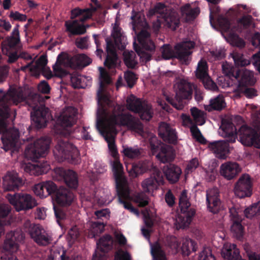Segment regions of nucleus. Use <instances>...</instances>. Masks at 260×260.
<instances>
[{
  "mask_svg": "<svg viewBox=\"0 0 260 260\" xmlns=\"http://www.w3.org/2000/svg\"><path fill=\"white\" fill-rule=\"evenodd\" d=\"M108 120L109 119H106ZM104 122L101 121V118L98 116L96 128L102 136L105 138L108 143L109 151L113 157L110 161V166L114 176L117 188L120 196L124 198H127L129 196L127 183L123 175V169L122 164L120 162L117 147L115 143V137L117 133L116 126L117 125H125L132 131L136 132L143 137L145 134L143 132V126L137 119H131L127 117H120L119 119L116 118L115 120L111 122Z\"/></svg>",
  "mask_w": 260,
  "mask_h": 260,
  "instance_id": "nucleus-1",
  "label": "nucleus"
},
{
  "mask_svg": "<svg viewBox=\"0 0 260 260\" xmlns=\"http://www.w3.org/2000/svg\"><path fill=\"white\" fill-rule=\"evenodd\" d=\"M95 170L92 172L91 174H89L88 177L91 180L95 179V174H102L106 171V166L103 163L97 161L94 165Z\"/></svg>",
  "mask_w": 260,
  "mask_h": 260,
  "instance_id": "nucleus-59",
  "label": "nucleus"
},
{
  "mask_svg": "<svg viewBox=\"0 0 260 260\" xmlns=\"http://www.w3.org/2000/svg\"><path fill=\"white\" fill-rule=\"evenodd\" d=\"M252 181L248 174L241 175L235 183L234 192L240 198L250 197L251 195Z\"/></svg>",
  "mask_w": 260,
  "mask_h": 260,
  "instance_id": "nucleus-16",
  "label": "nucleus"
},
{
  "mask_svg": "<svg viewBox=\"0 0 260 260\" xmlns=\"http://www.w3.org/2000/svg\"><path fill=\"white\" fill-rule=\"evenodd\" d=\"M100 71V87L97 91V100L99 108L97 111L96 123L98 116L101 118V121L106 122V119H109L107 122L115 120L116 118L119 119L121 116L127 117L131 119H135L132 115L124 114L122 111L124 107L122 106L116 105L112 108L110 105L109 94L107 91L106 85L111 83V79L108 72L103 68H99Z\"/></svg>",
  "mask_w": 260,
  "mask_h": 260,
  "instance_id": "nucleus-2",
  "label": "nucleus"
},
{
  "mask_svg": "<svg viewBox=\"0 0 260 260\" xmlns=\"http://www.w3.org/2000/svg\"><path fill=\"white\" fill-rule=\"evenodd\" d=\"M127 108L137 113H139L141 119L149 120L152 117L153 111L151 105L148 102L142 101L134 95H131L126 99Z\"/></svg>",
  "mask_w": 260,
  "mask_h": 260,
  "instance_id": "nucleus-10",
  "label": "nucleus"
},
{
  "mask_svg": "<svg viewBox=\"0 0 260 260\" xmlns=\"http://www.w3.org/2000/svg\"><path fill=\"white\" fill-rule=\"evenodd\" d=\"M122 153L124 156L129 158H135L141 154V151L137 147L123 146Z\"/></svg>",
  "mask_w": 260,
  "mask_h": 260,
  "instance_id": "nucleus-51",
  "label": "nucleus"
},
{
  "mask_svg": "<svg viewBox=\"0 0 260 260\" xmlns=\"http://www.w3.org/2000/svg\"><path fill=\"white\" fill-rule=\"evenodd\" d=\"M44 98L39 94H35L31 99H28L27 103L34 111L31 113V118L35 126L41 128L46 125L47 122L50 118L49 109L43 104Z\"/></svg>",
  "mask_w": 260,
  "mask_h": 260,
  "instance_id": "nucleus-5",
  "label": "nucleus"
},
{
  "mask_svg": "<svg viewBox=\"0 0 260 260\" xmlns=\"http://www.w3.org/2000/svg\"><path fill=\"white\" fill-rule=\"evenodd\" d=\"M181 10L183 16L187 21L194 18L200 13L199 8H192L189 4L183 6Z\"/></svg>",
  "mask_w": 260,
  "mask_h": 260,
  "instance_id": "nucleus-45",
  "label": "nucleus"
},
{
  "mask_svg": "<svg viewBox=\"0 0 260 260\" xmlns=\"http://www.w3.org/2000/svg\"><path fill=\"white\" fill-rule=\"evenodd\" d=\"M134 201L139 206L144 207L148 204L149 198L144 192H140L135 196Z\"/></svg>",
  "mask_w": 260,
  "mask_h": 260,
  "instance_id": "nucleus-58",
  "label": "nucleus"
},
{
  "mask_svg": "<svg viewBox=\"0 0 260 260\" xmlns=\"http://www.w3.org/2000/svg\"><path fill=\"white\" fill-rule=\"evenodd\" d=\"M0 134L2 135V141L3 148L6 151L16 149L19 145V134L17 129L8 128L5 120L0 119Z\"/></svg>",
  "mask_w": 260,
  "mask_h": 260,
  "instance_id": "nucleus-9",
  "label": "nucleus"
},
{
  "mask_svg": "<svg viewBox=\"0 0 260 260\" xmlns=\"http://www.w3.org/2000/svg\"><path fill=\"white\" fill-rule=\"evenodd\" d=\"M10 211L11 208L8 204L0 202V236L4 233L5 226L10 223V221L5 218Z\"/></svg>",
  "mask_w": 260,
  "mask_h": 260,
  "instance_id": "nucleus-37",
  "label": "nucleus"
},
{
  "mask_svg": "<svg viewBox=\"0 0 260 260\" xmlns=\"http://www.w3.org/2000/svg\"><path fill=\"white\" fill-rule=\"evenodd\" d=\"M55 155L62 158H69L70 157L75 163L78 162L79 152L77 148L66 140H59L54 150Z\"/></svg>",
  "mask_w": 260,
  "mask_h": 260,
  "instance_id": "nucleus-14",
  "label": "nucleus"
},
{
  "mask_svg": "<svg viewBox=\"0 0 260 260\" xmlns=\"http://www.w3.org/2000/svg\"><path fill=\"white\" fill-rule=\"evenodd\" d=\"M24 237L21 230H17L7 234L3 246L5 251L14 253L19 250V244L23 241Z\"/></svg>",
  "mask_w": 260,
  "mask_h": 260,
  "instance_id": "nucleus-15",
  "label": "nucleus"
},
{
  "mask_svg": "<svg viewBox=\"0 0 260 260\" xmlns=\"http://www.w3.org/2000/svg\"><path fill=\"white\" fill-rule=\"evenodd\" d=\"M190 112L196 124L202 125L205 123L206 114L203 111L196 107H193L190 109Z\"/></svg>",
  "mask_w": 260,
  "mask_h": 260,
  "instance_id": "nucleus-49",
  "label": "nucleus"
},
{
  "mask_svg": "<svg viewBox=\"0 0 260 260\" xmlns=\"http://www.w3.org/2000/svg\"><path fill=\"white\" fill-rule=\"evenodd\" d=\"M123 55L125 65L129 68H134L138 63L136 53L133 51L125 50Z\"/></svg>",
  "mask_w": 260,
  "mask_h": 260,
  "instance_id": "nucleus-47",
  "label": "nucleus"
},
{
  "mask_svg": "<svg viewBox=\"0 0 260 260\" xmlns=\"http://www.w3.org/2000/svg\"><path fill=\"white\" fill-rule=\"evenodd\" d=\"M221 253L224 260H244L241 258L239 249L234 244L228 242L224 243Z\"/></svg>",
  "mask_w": 260,
  "mask_h": 260,
  "instance_id": "nucleus-28",
  "label": "nucleus"
},
{
  "mask_svg": "<svg viewBox=\"0 0 260 260\" xmlns=\"http://www.w3.org/2000/svg\"><path fill=\"white\" fill-rule=\"evenodd\" d=\"M88 234L89 238H94L104 230L105 226L103 223L96 222H89L88 223Z\"/></svg>",
  "mask_w": 260,
  "mask_h": 260,
  "instance_id": "nucleus-44",
  "label": "nucleus"
},
{
  "mask_svg": "<svg viewBox=\"0 0 260 260\" xmlns=\"http://www.w3.org/2000/svg\"><path fill=\"white\" fill-rule=\"evenodd\" d=\"M196 244L190 239H185L182 241L181 250L184 255L188 256L191 251L196 250Z\"/></svg>",
  "mask_w": 260,
  "mask_h": 260,
  "instance_id": "nucleus-50",
  "label": "nucleus"
},
{
  "mask_svg": "<svg viewBox=\"0 0 260 260\" xmlns=\"http://www.w3.org/2000/svg\"><path fill=\"white\" fill-rule=\"evenodd\" d=\"M22 184V180L16 172H8L3 177V187L6 191H14Z\"/></svg>",
  "mask_w": 260,
  "mask_h": 260,
  "instance_id": "nucleus-22",
  "label": "nucleus"
},
{
  "mask_svg": "<svg viewBox=\"0 0 260 260\" xmlns=\"http://www.w3.org/2000/svg\"><path fill=\"white\" fill-rule=\"evenodd\" d=\"M218 192L216 188L209 189L207 191L206 200L208 208L212 213H216L219 208L220 201L218 199Z\"/></svg>",
  "mask_w": 260,
  "mask_h": 260,
  "instance_id": "nucleus-31",
  "label": "nucleus"
},
{
  "mask_svg": "<svg viewBox=\"0 0 260 260\" xmlns=\"http://www.w3.org/2000/svg\"><path fill=\"white\" fill-rule=\"evenodd\" d=\"M6 198L17 211L30 209L37 205L35 199L29 194H8Z\"/></svg>",
  "mask_w": 260,
  "mask_h": 260,
  "instance_id": "nucleus-13",
  "label": "nucleus"
},
{
  "mask_svg": "<svg viewBox=\"0 0 260 260\" xmlns=\"http://www.w3.org/2000/svg\"><path fill=\"white\" fill-rule=\"evenodd\" d=\"M24 99L21 90L12 89L5 94L0 89V116L7 118L9 113V106L13 104L17 105Z\"/></svg>",
  "mask_w": 260,
  "mask_h": 260,
  "instance_id": "nucleus-8",
  "label": "nucleus"
},
{
  "mask_svg": "<svg viewBox=\"0 0 260 260\" xmlns=\"http://www.w3.org/2000/svg\"><path fill=\"white\" fill-rule=\"evenodd\" d=\"M164 173L170 182L175 183L178 181L182 171L179 167L174 165H170L164 167Z\"/></svg>",
  "mask_w": 260,
  "mask_h": 260,
  "instance_id": "nucleus-35",
  "label": "nucleus"
},
{
  "mask_svg": "<svg viewBox=\"0 0 260 260\" xmlns=\"http://www.w3.org/2000/svg\"><path fill=\"white\" fill-rule=\"evenodd\" d=\"M230 56L233 59L236 66L243 67L250 64V61L244 58L241 53L234 52L230 54Z\"/></svg>",
  "mask_w": 260,
  "mask_h": 260,
  "instance_id": "nucleus-53",
  "label": "nucleus"
},
{
  "mask_svg": "<svg viewBox=\"0 0 260 260\" xmlns=\"http://www.w3.org/2000/svg\"><path fill=\"white\" fill-rule=\"evenodd\" d=\"M80 233L78 229L76 226L72 227L69 231L67 240L69 244H73L78 238Z\"/></svg>",
  "mask_w": 260,
  "mask_h": 260,
  "instance_id": "nucleus-60",
  "label": "nucleus"
},
{
  "mask_svg": "<svg viewBox=\"0 0 260 260\" xmlns=\"http://www.w3.org/2000/svg\"><path fill=\"white\" fill-rule=\"evenodd\" d=\"M74 198V195L71 191L62 187L58 188L54 197L56 203L61 206L70 205Z\"/></svg>",
  "mask_w": 260,
  "mask_h": 260,
  "instance_id": "nucleus-25",
  "label": "nucleus"
},
{
  "mask_svg": "<svg viewBox=\"0 0 260 260\" xmlns=\"http://www.w3.org/2000/svg\"><path fill=\"white\" fill-rule=\"evenodd\" d=\"M182 213L177 215L174 219V224L177 229L185 228L190 224L192 217L195 214V210L190 209L187 211H182Z\"/></svg>",
  "mask_w": 260,
  "mask_h": 260,
  "instance_id": "nucleus-27",
  "label": "nucleus"
},
{
  "mask_svg": "<svg viewBox=\"0 0 260 260\" xmlns=\"http://www.w3.org/2000/svg\"><path fill=\"white\" fill-rule=\"evenodd\" d=\"M166 11L167 9L165 5L159 3L156 4L154 8L150 9L148 15L152 16L157 14H159L160 16H157V17H162L166 25L173 29H176L179 22L178 14L174 11L167 12L165 14Z\"/></svg>",
  "mask_w": 260,
  "mask_h": 260,
  "instance_id": "nucleus-11",
  "label": "nucleus"
},
{
  "mask_svg": "<svg viewBox=\"0 0 260 260\" xmlns=\"http://www.w3.org/2000/svg\"><path fill=\"white\" fill-rule=\"evenodd\" d=\"M222 67L223 73L225 75V76L224 78H220L219 82H221L223 80L226 81L227 82L226 83L221 84L222 87L225 88L232 85V83L230 82L229 79H231L233 80V79L235 80L238 79L239 76V73L237 71L235 74H234V68L231 64H230L228 62L223 63Z\"/></svg>",
  "mask_w": 260,
  "mask_h": 260,
  "instance_id": "nucleus-32",
  "label": "nucleus"
},
{
  "mask_svg": "<svg viewBox=\"0 0 260 260\" xmlns=\"http://www.w3.org/2000/svg\"><path fill=\"white\" fill-rule=\"evenodd\" d=\"M115 260H132V258L127 251L120 249L115 254Z\"/></svg>",
  "mask_w": 260,
  "mask_h": 260,
  "instance_id": "nucleus-64",
  "label": "nucleus"
},
{
  "mask_svg": "<svg viewBox=\"0 0 260 260\" xmlns=\"http://www.w3.org/2000/svg\"><path fill=\"white\" fill-rule=\"evenodd\" d=\"M239 76L237 80L240 86L246 85H252L255 82V79L254 77L253 73L247 70H242L238 71Z\"/></svg>",
  "mask_w": 260,
  "mask_h": 260,
  "instance_id": "nucleus-36",
  "label": "nucleus"
},
{
  "mask_svg": "<svg viewBox=\"0 0 260 260\" xmlns=\"http://www.w3.org/2000/svg\"><path fill=\"white\" fill-rule=\"evenodd\" d=\"M54 177L57 180L63 179L70 187L76 188L78 186V178L76 173L71 170H64L61 168L54 169Z\"/></svg>",
  "mask_w": 260,
  "mask_h": 260,
  "instance_id": "nucleus-19",
  "label": "nucleus"
},
{
  "mask_svg": "<svg viewBox=\"0 0 260 260\" xmlns=\"http://www.w3.org/2000/svg\"><path fill=\"white\" fill-rule=\"evenodd\" d=\"M199 260H215L209 248H204L199 255Z\"/></svg>",
  "mask_w": 260,
  "mask_h": 260,
  "instance_id": "nucleus-61",
  "label": "nucleus"
},
{
  "mask_svg": "<svg viewBox=\"0 0 260 260\" xmlns=\"http://www.w3.org/2000/svg\"><path fill=\"white\" fill-rule=\"evenodd\" d=\"M241 168L238 163L229 161L222 164L219 167V174L225 179L231 180L241 172Z\"/></svg>",
  "mask_w": 260,
  "mask_h": 260,
  "instance_id": "nucleus-20",
  "label": "nucleus"
},
{
  "mask_svg": "<svg viewBox=\"0 0 260 260\" xmlns=\"http://www.w3.org/2000/svg\"><path fill=\"white\" fill-rule=\"evenodd\" d=\"M46 57L42 55L35 63H32L24 67L29 68L31 75L38 76L41 73L47 79H50L53 77V74L50 69L46 67Z\"/></svg>",
  "mask_w": 260,
  "mask_h": 260,
  "instance_id": "nucleus-18",
  "label": "nucleus"
},
{
  "mask_svg": "<svg viewBox=\"0 0 260 260\" xmlns=\"http://www.w3.org/2000/svg\"><path fill=\"white\" fill-rule=\"evenodd\" d=\"M112 198L110 197L109 192L107 190L104 194V191L100 189L98 190L94 196V201L99 205H107L111 202Z\"/></svg>",
  "mask_w": 260,
  "mask_h": 260,
  "instance_id": "nucleus-46",
  "label": "nucleus"
},
{
  "mask_svg": "<svg viewBox=\"0 0 260 260\" xmlns=\"http://www.w3.org/2000/svg\"><path fill=\"white\" fill-rule=\"evenodd\" d=\"M235 126L231 122L223 120L219 128L221 135L227 138V141L234 143L237 139V135L239 136L240 141L245 146L253 145L256 148H260V136L257 138L254 131L245 125L240 127L238 132Z\"/></svg>",
  "mask_w": 260,
  "mask_h": 260,
  "instance_id": "nucleus-3",
  "label": "nucleus"
},
{
  "mask_svg": "<svg viewBox=\"0 0 260 260\" xmlns=\"http://www.w3.org/2000/svg\"><path fill=\"white\" fill-rule=\"evenodd\" d=\"M158 134L167 142L175 143L177 141V136L175 129L165 122L160 123Z\"/></svg>",
  "mask_w": 260,
  "mask_h": 260,
  "instance_id": "nucleus-23",
  "label": "nucleus"
},
{
  "mask_svg": "<svg viewBox=\"0 0 260 260\" xmlns=\"http://www.w3.org/2000/svg\"><path fill=\"white\" fill-rule=\"evenodd\" d=\"M43 183L46 189L47 196L53 193L55 194V192L58 189L57 188L56 184L53 182L51 181H47L43 182Z\"/></svg>",
  "mask_w": 260,
  "mask_h": 260,
  "instance_id": "nucleus-62",
  "label": "nucleus"
},
{
  "mask_svg": "<svg viewBox=\"0 0 260 260\" xmlns=\"http://www.w3.org/2000/svg\"><path fill=\"white\" fill-rule=\"evenodd\" d=\"M30 235L34 240L41 245H46L50 241L49 236L47 235L45 230L39 225L34 226L30 231Z\"/></svg>",
  "mask_w": 260,
  "mask_h": 260,
  "instance_id": "nucleus-30",
  "label": "nucleus"
},
{
  "mask_svg": "<svg viewBox=\"0 0 260 260\" xmlns=\"http://www.w3.org/2000/svg\"><path fill=\"white\" fill-rule=\"evenodd\" d=\"M91 79L82 75H73L71 78L72 85L75 88H85L90 85Z\"/></svg>",
  "mask_w": 260,
  "mask_h": 260,
  "instance_id": "nucleus-42",
  "label": "nucleus"
},
{
  "mask_svg": "<svg viewBox=\"0 0 260 260\" xmlns=\"http://www.w3.org/2000/svg\"><path fill=\"white\" fill-rule=\"evenodd\" d=\"M241 219L233 220L231 228V232L237 238H240L243 233V226L240 223Z\"/></svg>",
  "mask_w": 260,
  "mask_h": 260,
  "instance_id": "nucleus-55",
  "label": "nucleus"
},
{
  "mask_svg": "<svg viewBox=\"0 0 260 260\" xmlns=\"http://www.w3.org/2000/svg\"><path fill=\"white\" fill-rule=\"evenodd\" d=\"M20 41L19 32L17 26L14 28L11 36L8 38L2 44V51L4 54H7L9 49H11L16 45Z\"/></svg>",
  "mask_w": 260,
  "mask_h": 260,
  "instance_id": "nucleus-33",
  "label": "nucleus"
},
{
  "mask_svg": "<svg viewBox=\"0 0 260 260\" xmlns=\"http://www.w3.org/2000/svg\"><path fill=\"white\" fill-rule=\"evenodd\" d=\"M113 240L109 235L102 237L96 243L97 247L93 255L100 256L104 255L107 258V253L112 248Z\"/></svg>",
  "mask_w": 260,
  "mask_h": 260,
  "instance_id": "nucleus-29",
  "label": "nucleus"
},
{
  "mask_svg": "<svg viewBox=\"0 0 260 260\" xmlns=\"http://www.w3.org/2000/svg\"><path fill=\"white\" fill-rule=\"evenodd\" d=\"M194 43L190 41L183 42L178 44L175 47V53L170 45H164L161 48V55L165 59H169L176 57L185 62L191 52L190 50L194 47Z\"/></svg>",
  "mask_w": 260,
  "mask_h": 260,
  "instance_id": "nucleus-7",
  "label": "nucleus"
},
{
  "mask_svg": "<svg viewBox=\"0 0 260 260\" xmlns=\"http://www.w3.org/2000/svg\"><path fill=\"white\" fill-rule=\"evenodd\" d=\"M179 206L182 211H187V209L190 206L188 201L187 192L185 190L182 191L179 199Z\"/></svg>",
  "mask_w": 260,
  "mask_h": 260,
  "instance_id": "nucleus-57",
  "label": "nucleus"
},
{
  "mask_svg": "<svg viewBox=\"0 0 260 260\" xmlns=\"http://www.w3.org/2000/svg\"><path fill=\"white\" fill-rule=\"evenodd\" d=\"M161 162L166 163L171 161L174 158V153L172 147L169 146H163L160 152L156 156Z\"/></svg>",
  "mask_w": 260,
  "mask_h": 260,
  "instance_id": "nucleus-41",
  "label": "nucleus"
},
{
  "mask_svg": "<svg viewBox=\"0 0 260 260\" xmlns=\"http://www.w3.org/2000/svg\"><path fill=\"white\" fill-rule=\"evenodd\" d=\"M162 183L163 177L161 173L158 169H155L149 177L142 181L141 187L144 192L152 193Z\"/></svg>",
  "mask_w": 260,
  "mask_h": 260,
  "instance_id": "nucleus-17",
  "label": "nucleus"
},
{
  "mask_svg": "<svg viewBox=\"0 0 260 260\" xmlns=\"http://www.w3.org/2000/svg\"><path fill=\"white\" fill-rule=\"evenodd\" d=\"M155 169H157L154 167L152 162L149 160H145L139 161L133 165L132 168L128 171V173L132 177L135 178L147 171L153 170L154 171Z\"/></svg>",
  "mask_w": 260,
  "mask_h": 260,
  "instance_id": "nucleus-26",
  "label": "nucleus"
},
{
  "mask_svg": "<svg viewBox=\"0 0 260 260\" xmlns=\"http://www.w3.org/2000/svg\"><path fill=\"white\" fill-rule=\"evenodd\" d=\"M208 71V69L207 62L203 59H201L198 63L196 71L197 77L202 80L209 76Z\"/></svg>",
  "mask_w": 260,
  "mask_h": 260,
  "instance_id": "nucleus-48",
  "label": "nucleus"
},
{
  "mask_svg": "<svg viewBox=\"0 0 260 260\" xmlns=\"http://www.w3.org/2000/svg\"><path fill=\"white\" fill-rule=\"evenodd\" d=\"M151 253L155 260H167L165 253L158 243H155L152 246Z\"/></svg>",
  "mask_w": 260,
  "mask_h": 260,
  "instance_id": "nucleus-52",
  "label": "nucleus"
},
{
  "mask_svg": "<svg viewBox=\"0 0 260 260\" xmlns=\"http://www.w3.org/2000/svg\"><path fill=\"white\" fill-rule=\"evenodd\" d=\"M114 39V43L106 38L107 57L104 62L106 66L109 68L115 67L117 56L115 53L114 45L119 48H123L126 44V38L124 35L121 28L119 27V22L116 19L115 22L113 24V29L111 34Z\"/></svg>",
  "mask_w": 260,
  "mask_h": 260,
  "instance_id": "nucleus-4",
  "label": "nucleus"
},
{
  "mask_svg": "<svg viewBox=\"0 0 260 260\" xmlns=\"http://www.w3.org/2000/svg\"><path fill=\"white\" fill-rule=\"evenodd\" d=\"M76 65L79 68H83L89 65L91 62V60L85 54H78L74 58Z\"/></svg>",
  "mask_w": 260,
  "mask_h": 260,
  "instance_id": "nucleus-56",
  "label": "nucleus"
},
{
  "mask_svg": "<svg viewBox=\"0 0 260 260\" xmlns=\"http://www.w3.org/2000/svg\"><path fill=\"white\" fill-rule=\"evenodd\" d=\"M225 107V103L223 96L221 95L211 99L210 104L204 106L205 109L208 111H211L212 110H221Z\"/></svg>",
  "mask_w": 260,
  "mask_h": 260,
  "instance_id": "nucleus-43",
  "label": "nucleus"
},
{
  "mask_svg": "<svg viewBox=\"0 0 260 260\" xmlns=\"http://www.w3.org/2000/svg\"><path fill=\"white\" fill-rule=\"evenodd\" d=\"M245 216L251 218L254 216L260 215V201L257 203L253 204L251 207L247 208L244 211Z\"/></svg>",
  "mask_w": 260,
  "mask_h": 260,
  "instance_id": "nucleus-54",
  "label": "nucleus"
},
{
  "mask_svg": "<svg viewBox=\"0 0 260 260\" xmlns=\"http://www.w3.org/2000/svg\"><path fill=\"white\" fill-rule=\"evenodd\" d=\"M35 193L40 198H45L47 197L46 189L43 182L36 184L34 188Z\"/></svg>",
  "mask_w": 260,
  "mask_h": 260,
  "instance_id": "nucleus-63",
  "label": "nucleus"
},
{
  "mask_svg": "<svg viewBox=\"0 0 260 260\" xmlns=\"http://www.w3.org/2000/svg\"><path fill=\"white\" fill-rule=\"evenodd\" d=\"M50 140L48 138H40L33 144L27 146L25 151V156L29 159L36 161L40 157H44L48 152Z\"/></svg>",
  "mask_w": 260,
  "mask_h": 260,
  "instance_id": "nucleus-12",
  "label": "nucleus"
},
{
  "mask_svg": "<svg viewBox=\"0 0 260 260\" xmlns=\"http://www.w3.org/2000/svg\"><path fill=\"white\" fill-rule=\"evenodd\" d=\"M68 59L66 55L59 54L58 56L57 61L53 67L54 75L55 76L62 77L66 75L64 68L68 65Z\"/></svg>",
  "mask_w": 260,
  "mask_h": 260,
  "instance_id": "nucleus-34",
  "label": "nucleus"
},
{
  "mask_svg": "<svg viewBox=\"0 0 260 260\" xmlns=\"http://www.w3.org/2000/svg\"><path fill=\"white\" fill-rule=\"evenodd\" d=\"M150 34L145 30H142L137 35V39L139 43L145 49L148 50H153L155 49V45L153 42L150 39Z\"/></svg>",
  "mask_w": 260,
  "mask_h": 260,
  "instance_id": "nucleus-40",
  "label": "nucleus"
},
{
  "mask_svg": "<svg viewBox=\"0 0 260 260\" xmlns=\"http://www.w3.org/2000/svg\"><path fill=\"white\" fill-rule=\"evenodd\" d=\"M208 147L215 156L219 159H225L230 152L229 144L224 141L210 143Z\"/></svg>",
  "mask_w": 260,
  "mask_h": 260,
  "instance_id": "nucleus-24",
  "label": "nucleus"
},
{
  "mask_svg": "<svg viewBox=\"0 0 260 260\" xmlns=\"http://www.w3.org/2000/svg\"><path fill=\"white\" fill-rule=\"evenodd\" d=\"M174 88L176 92V100L173 101L168 96H166V99L176 109L182 110L185 105L183 100L191 99L194 85L186 79L178 78L175 81Z\"/></svg>",
  "mask_w": 260,
  "mask_h": 260,
  "instance_id": "nucleus-6",
  "label": "nucleus"
},
{
  "mask_svg": "<svg viewBox=\"0 0 260 260\" xmlns=\"http://www.w3.org/2000/svg\"><path fill=\"white\" fill-rule=\"evenodd\" d=\"M50 169L47 162H38L34 164H28L25 169L26 172L29 171L30 174L39 175L47 173Z\"/></svg>",
  "mask_w": 260,
  "mask_h": 260,
  "instance_id": "nucleus-38",
  "label": "nucleus"
},
{
  "mask_svg": "<svg viewBox=\"0 0 260 260\" xmlns=\"http://www.w3.org/2000/svg\"><path fill=\"white\" fill-rule=\"evenodd\" d=\"M65 25L67 30L71 33V35H82L86 32V27L84 25L79 24L77 20L69 21L66 22Z\"/></svg>",
  "mask_w": 260,
  "mask_h": 260,
  "instance_id": "nucleus-39",
  "label": "nucleus"
},
{
  "mask_svg": "<svg viewBox=\"0 0 260 260\" xmlns=\"http://www.w3.org/2000/svg\"><path fill=\"white\" fill-rule=\"evenodd\" d=\"M77 110L73 107H68L60 113L57 119V124L65 128L73 125L76 122Z\"/></svg>",
  "mask_w": 260,
  "mask_h": 260,
  "instance_id": "nucleus-21",
  "label": "nucleus"
}]
</instances>
